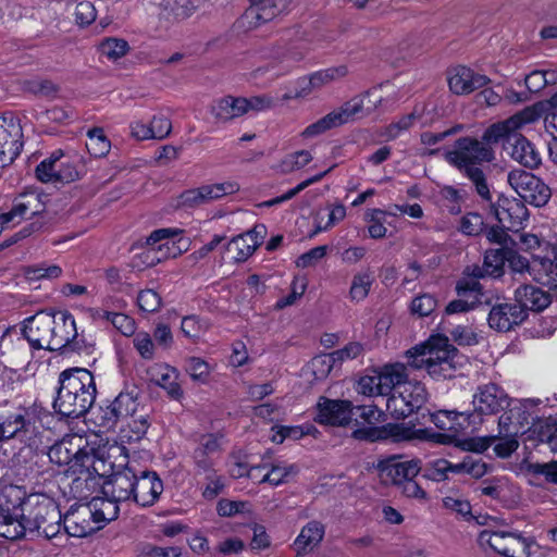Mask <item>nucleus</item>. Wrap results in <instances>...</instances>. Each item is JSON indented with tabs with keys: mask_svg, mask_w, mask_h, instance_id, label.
<instances>
[{
	"mask_svg": "<svg viewBox=\"0 0 557 557\" xmlns=\"http://www.w3.org/2000/svg\"><path fill=\"white\" fill-rule=\"evenodd\" d=\"M540 117L541 111L537 106L527 107L507 120L491 125L481 139L471 136L458 138L453 148L445 152L444 158L471 181L483 200L490 201L491 191L481 165L492 162L495 158L491 144L503 139L508 132L520 129Z\"/></svg>",
	"mask_w": 557,
	"mask_h": 557,
	"instance_id": "nucleus-1",
	"label": "nucleus"
},
{
	"mask_svg": "<svg viewBox=\"0 0 557 557\" xmlns=\"http://www.w3.org/2000/svg\"><path fill=\"white\" fill-rule=\"evenodd\" d=\"M59 388L53 401L54 410L66 418L85 416L96 400V383L92 373L84 368H72L59 375Z\"/></svg>",
	"mask_w": 557,
	"mask_h": 557,
	"instance_id": "nucleus-2",
	"label": "nucleus"
},
{
	"mask_svg": "<svg viewBox=\"0 0 557 557\" xmlns=\"http://www.w3.org/2000/svg\"><path fill=\"white\" fill-rule=\"evenodd\" d=\"M408 354L409 364L414 369H426L433 379L454 377L458 350L449 343L448 337L432 336L424 345L412 348Z\"/></svg>",
	"mask_w": 557,
	"mask_h": 557,
	"instance_id": "nucleus-3",
	"label": "nucleus"
},
{
	"mask_svg": "<svg viewBox=\"0 0 557 557\" xmlns=\"http://www.w3.org/2000/svg\"><path fill=\"white\" fill-rule=\"evenodd\" d=\"M20 523L23 536L28 533L51 540L61 531L62 515L51 498L29 495L26 500V512Z\"/></svg>",
	"mask_w": 557,
	"mask_h": 557,
	"instance_id": "nucleus-4",
	"label": "nucleus"
},
{
	"mask_svg": "<svg viewBox=\"0 0 557 557\" xmlns=\"http://www.w3.org/2000/svg\"><path fill=\"white\" fill-rule=\"evenodd\" d=\"M82 438L67 437L52 445L48 451L51 462L58 466H67L66 472L73 474L99 473L96 467L97 459L95 449L87 444L82 446Z\"/></svg>",
	"mask_w": 557,
	"mask_h": 557,
	"instance_id": "nucleus-5",
	"label": "nucleus"
},
{
	"mask_svg": "<svg viewBox=\"0 0 557 557\" xmlns=\"http://www.w3.org/2000/svg\"><path fill=\"white\" fill-rule=\"evenodd\" d=\"M26 491L17 485L7 484L0 487V536L8 540L23 537L20 521L26 512Z\"/></svg>",
	"mask_w": 557,
	"mask_h": 557,
	"instance_id": "nucleus-6",
	"label": "nucleus"
},
{
	"mask_svg": "<svg viewBox=\"0 0 557 557\" xmlns=\"http://www.w3.org/2000/svg\"><path fill=\"white\" fill-rule=\"evenodd\" d=\"M136 388L127 392H121L110 405L100 408V425L107 429H112L120 421L132 418L136 433H146L149 426L148 416L139 414L136 417L139 406Z\"/></svg>",
	"mask_w": 557,
	"mask_h": 557,
	"instance_id": "nucleus-7",
	"label": "nucleus"
},
{
	"mask_svg": "<svg viewBox=\"0 0 557 557\" xmlns=\"http://www.w3.org/2000/svg\"><path fill=\"white\" fill-rule=\"evenodd\" d=\"M513 404L507 393L497 384L480 385L472 397L473 410L467 412L468 425L483 422L484 416H494L506 410Z\"/></svg>",
	"mask_w": 557,
	"mask_h": 557,
	"instance_id": "nucleus-8",
	"label": "nucleus"
},
{
	"mask_svg": "<svg viewBox=\"0 0 557 557\" xmlns=\"http://www.w3.org/2000/svg\"><path fill=\"white\" fill-rule=\"evenodd\" d=\"M479 541L504 557H530L531 548L535 544L533 539L523 536L521 532L505 530H483Z\"/></svg>",
	"mask_w": 557,
	"mask_h": 557,
	"instance_id": "nucleus-9",
	"label": "nucleus"
},
{
	"mask_svg": "<svg viewBox=\"0 0 557 557\" xmlns=\"http://www.w3.org/2000/svg\"><path fill=\"white\" fill-rule=\"evenodd\" d=\"M183 233L181 228L164 227L152 231L146 238L148 249L143 253L147 267H153L166 259L181 256L186 248L181 247L173 238Z\"/></svg>",
	"mask_w": 557,
	"mask_h": 557,
	"instance_id": "nucleus-10",
	"label": "nucleus"
},
{
	"mask_svg": "<svg viewBox=\"0 0 557 557\" xmlns=\"http://www.w3.org/2000/svg\"><path fill=\"white\" fill-rule=\"evenodd\" d=\"M0 423L4 440L24 441L34 433L36 417L30 408L4 403L0 405Z\"/></svg>",
	"mask_w": 557,
	"mask_h": 557,
	"instance_id": "nucleus-11",
	"label": "nucleus"
},
{
	"mask_svg": "<svg viewBox=\"0 0 557 557\" xmlns=\"http://www.w3.org/2000/svg\"><path fill=\"white\" fill-rule=\"evenodd\" d=\"M508 183L523 202L535 207L545 206L552 190L540 177L524 170H512L508 173Z\"/></svg>",
	"mask_w": 557,
	"mask_h": 557,
	"instance_id": "nucleus-12",
	"label": "nucleus"
},
{
	"mask_svg": "<svg viewBox=\"0 0 557 557\" xmlns=\"http://www.w3.org/2000/svg\"><path fill=\"white\" fill-rule=\"evenodd\" d=\"M309 49L301 42L278 47L273 51L269 63L256 70V75L270 73V78L276 79L289 74L307 55Z\"/></svg>",
	"mask_w": 557,
	"mask_h": 557,
	"instance_id": "nucleus-13",
	"label": "nucleus"
},
{
	"mask_svg": "<svg viewBox=\"0 0 557 557\" xmlns=\"http://www.w3.org/2000/svg\"><path fill=\"white\" fill-rule=\"evenodd\" d=\"M362 112L363 101L359 98H352L344 102L339 108L319 119L317 122L308 125L301 135L306 138L318 136L332 128L355 121Z\"/></svg>",
	"mask_w": 557,
	"mask_h": 557,
	"instance_id": "nucleus-14",
	"label": "nucleus"
},
{
	"mask_svg": "<svg viewBox=\"0 0 557 557\" xmlns=\"http://www.w3.org/2000/svg\"><path fill=\"white\" fill-rule=\"evenodd\" d=\"M376 470L383 483L398 487L405 480L414 479L422 467L419 459H405L393 455L380 460Z\"/></svg>",
	"mask_w": 557,
	"mask_h": 557,
	"instance_id": "nucleus-15",
	"label": "nucleus"
},
{
	"mask_svg": "<svg viewBox=\"0 0 557 557\" xmlns=\"http://www.w3.org/2000/svg\"><path fill=\"white\" fill-rule=\"evenodd\" d=\"M54 327L50 332L51 343L49 350L51 351H79L83 347L77 339L75 319L69 311H59L53 313Z\"/></svg>",
	"mask_w": 557,
	"mask_h": 557,
	"instance_id": "nucleus-16",
	"label": "nucleus"
},
{
	"mask_svg": "<svg viewBox=\"0 0 557 557\" xmlns=\"http://www.w3.org/2000/svg\"><path fill=\"white\" fill-rule=\"evenodd\" d=\"M491 202V212L500 225L511 232H519L528 221L529 211L521 199L500 195L496 202Z\"/></svg>",
	"mask_w": 557,
	"mask_h": 557,
	"instance_id": "nucleus-17",
	"label": "nucleus"
},
{
	"mask_svg": "<svg viewBox=\"0 0 557 557\" xmlns=\"http://www.w3.org/2000/svg\"><path fill=\"white\" fill-rule=\"evenodd\" d=\"M20 122L13 116H0V168L13 162L22 148Z\"/></svg>",
	"mask_w": 557,
	"mask_h": 557,
	"instance_id": "nucleus-18",
	"label": "nucleus"
},
{
	"mask_svg": "<svg viewBox=\"0 0 557 557\" xmlns=\"http://www.w3.org/2000/svg\"><path fill=\"white\" fill-rule=\"evenodd\" d=\"M317 409L318 414L314 420L320 424L345 426L352 419L354 406L349 400H334L322 396L318 400Z\"/></svg>",
	"mask_w": 557,
	"mask_h": 557,
	"instance_id": "nucleus-19",
	"label": "nucleus"
},
{
	"mask_svg": "<svg viewBox=\"0 0 557 557\" xmlns=\"http://www.w3.org/2000/svg\"><path fill=\"white\" fill-rule=\"evenodd\" d=\"M163 492V483L157 472L143 469L136 471L133 502L141 507L152 506Z\"/></svg>",
	"mask_w": 557,
	"mask_h": 557,
	"instance_id": "nucleus-20",
	"label": "nucleus"
},
{
	"mask_svg": "<svg viewBox=\"0 0 557 557\" xmlns=\"http://www.w3.org/2000/svg\"><path fill=\"white\" fill-rule=\"evenodd\" d=\"M53 327V313L40 311L25 320L23 333L34 348L49 350Z\"/></svg>",
	"mask_w": 557,
	"mask_h": 557,
	"instance_id": "nucleus-21",
	"label": "nucleus"
},
{
	"mask_svg": "<svg viewBox=\"0 0 557 557\" xmlns=\"http://www.w3.org/2000/svg\"><path fill=\"white\" fill-rule=\"evenodd\" d=\"M139 470L137 460H128L125 467L115 472L104 486V493L115 500L133 502L136 471Z\"/></svg>",
	"mask_w": 557,
	"mask_h": 557,
	"instance_id": "nucleus-22",
	"label": "nucleus"
},
{
	"mask_svg": "<svg viewBox=\"0 0 557 557\" xmlns=\"http://www.w3.org/2000/svg\"><path fill=\"white\" fill-rule=\"evenodd\" d=\"M447 79L450 91L458 96L469 95L491 83L486 75L475 73L472 69L465 65L449 70Z\"/></svg>",
	"mask_w": 557,
	"mask_h": 557,
	"instance_id": "nucleus-23",
	"label": "nucleus"
},
{
	"mask_svg": "<svg viewBox=\"0 0 557 557\" xmlns=\"http://www.w3.org/2000/svg\"><path fill=\"white\" fill-rule=\"evenodd\" d=\"M89 504L71 508L63 518L64 530L70 536L84 537L95 532L98 527Z\"/></svg>",
	"mask_w": 557,
	"mask_h": 557,
	"instance_id": "nucleus-24",
	"label": "nucleus"
},
{
	"mask_svg": "<svg viewBox=\"0 0 557 557\" xmlns=\"http://www.w3.org/2000/svg\"><path fill=\"white\" fill-rule=\"evenodd\" d=\"M518 131H510L503 137L511 148V158L528 169L539 168L542 163L540 151L530 140L517 133Z\"/></svg>",
	"mask_w": 557,
	"mask_h": 557,
	"instance_id": "nucleus-25",
	"label": "nucleus"
},
{
	"mask_svg": "<svg viewBox=\"0 0 557 557\" xmlns=\"http://www.w3.org/2000/svg\"><path fill=\"white\" fill-rule=\"evenodd\" d=\"M348 74L346 65L332 66L317 71L309 76L300 77L297 81L299 90L295 94V98H304L309 96L313 90L320 89L332 82L338 81Z\"/></svg>",
	"mask_w": 557,
	"mask_h": 557,
	"instance_id": "nucleus-26",
	"label": "nucleus"
},
{
	"mask_svg": "<svg viewBox=\"0 0 557 557\" xmlns=\"http://www.w3.org/2000/svg\"><path fill=\"white\" fill-rule=\"evenodd\" d=\"M527 318L528 313L517 302L497 304L490 311L488 324L492 329L507 332L515 325L522 323Z\"/></svg>",
	"mask_w": 557,
	"mask_h": 557,
	"instance_id": "nucleus-27",
	"label": "nucleus"
},
{
	"mask_svg": "<svg viewBox=\"0 0 557 557\" xmlns=\"http://www.w3.org/2000/svg\"><path fill=\"white\" fill-rule=\"evenodd\" d=\"M221 449L220 438L214 434L202 435L193 453L195 475L212 473L214 470V455Z\"/></svg>",
	"mask_w": 557,
	"mask_h": 557,
	"instance_id": "nucleus-28",
	"label": "nucleus"
},
{
	"mask_svg": "<svg viewBox=\"0 0 557 557\" xmlns=\"http://www.w3.org/2000/svg\"><path fill=\"white\" fill-rule=\"evenodd\" d=\"M45 203L41 195L35 191L21 194L15 198L10 211L5 212L10 216V224H18L22 220L32 219L45 211Z\"/></svg>",
	"mask_w": 557,
	"mask_h": 557,
	"instance_id": "nucleus-29",
	"label": "nucleus"
},
{
	"mask_svg": "<svg viewBox=\"0 0 557 557\" xmlns=\"http://www.w3.org/2000/svg\"><path fill=\"white\" fill-rule=\"evenodd\" d=\"M531 275L534 281L550 289L557 286V247L533 259Z\"/></svg>",
	"mask_w": 557,
	"mask_h": 557,
	"instance_id": "nucleus-30",
	"label": "nucleus"
},
{
	"mask_svg": "<svg viewBox=\"0 0 557 557\" xmlns=\"http://www.w3.org/2000/svg\"><path fill=\"white\" fill-rule=\"evenodd\" d=\"M324 534L325 525L321 521L311 520L306 523L293 543V549L296 552L295 557H305L317 548L322 542Z\"/></svg>",
	"mask_w": 557,
	"mask_h": 557,
	"instance_id": "nucleus-31",
	"label": "nucleus"
},
{
	"mask_svg": "<svg viewBox=\"0 0 557 557\" xmlns=\"http://www.w3.org/2000/svg\"><path fill=\"white\" fill-rule=\"evenodd\" d=\"M148 379L164 388L173 399H180L183 391L177 383L178 372L165 363H154L147 370Z\"/></svg>",
	"mask_w": 557,
	"mask_h": 557,
	"instance_id": "nucleus-32",
	"label": "nucleus"
},
{
	"mask_svg": "<svg viewBox=\"0 0 557 557\" xmlns=\"http://www.w3.org/2000/svg\"><path fill=\"white\" fill-rule=\"evenodd\" d=\"M516 302L525 310L542 311L550 304V295L532 284H522L515 290Z\"/></svg>",
	"mask_w": 557,
	"mask_h": 557,
	"instance_id": "nucleus-33",
	"label": "nucleus"
},
{
	"mask_svg": "<svg viewBox=\"0 0 557 557\" xmlns=\"http://www.w3.org/2000/svg\"><path fill=\"white\" fill-rule=\"evenodd\" d=\"M258 235L259 233L257 232V228L238 235L224 246V250L231 255L234 261H246L260 245Z\"/></svg>",
	"mask_w": 557,
	"mask_h": 557,
	"instance_id": "nucleus-34",
	"label": "nucleus"
},
{
	"mask_svg": "<svg viewBox=\"0 0 557 557\" xmlns=\"http://www.w3.org/2000/svg\"><path fill=\"white\" fill-rule=\"evenodd\" d=\"M292 0H259L246 12V17L256 20V25L274 20L286 12Z\"/></svg>",
	"mask_w": 557,
	"mask_h": 557,
	"instance_id": "nucleus-35",
	"label": "nucleus"
},
{
	"mask_svg": "<svg viewBox=\"0 0 557 557\" xmlns=\"http://www.w3.org/2000/svg\"><path fill=\"white\" fill-rule=\"evenodd\" d=\"M377 375L380 389L382 392L381 396L399 392L408 377L407 369L401 363L387 364Z\"/></svg>",
	"mask_w": 557,
	"mask_h": 557,
	"instance_id": "nucleus-36",
	"label": "nucleus"
},
{
	"mask_svg": "<svg viewBox=\"0 0 557 557\" xmlns=\"http://www.w3.org/2000/svg\"><path fill=\"white\" fill-rule=\"evenodd\" d=\"M211 114L220 122H228L240 117L245 112L244 97L225 96L213 101Z\"/></svg>",
	"mask_w": 557,
	"mask_h": 557,
	"instance_id": "nucleus-37",
	"label": "nucleus"
},
{
	"mask_svg": "<svg viewBox=\"0 0 557 557\" xmlns=\"http://www.w3.org/2000/svg\"><path fill=\"white\" fill-rule=\"evenodd\" d=\"M431 421L443 431L458 434L468 423L467 412L456 410H438L431 414Z\"/></svg>",
	"mask_w": 557,
	"mask_h": 557,
	"instance_id": "nucleus-38",
	"label": "nucleus"
},
{
	"mask_svg": "<svg viewBox=\"0 0 557 557\" xmlns=\"http://www.w3.org/2000/svg\"><path fill=\"white\" fill-rule=\"evenodd\" d=\"M525 411L522 406L512 405L505 410L498 419V435H520L523 431V422L520 421V416Z\"/></svg>",
	"mask_w": 557,
	"mask_h": 557,
	"instance_id": "nucleus-39",
	"label": "nucleus"
},
{
	"mask_svg": "<svg viewBox=\"0 0 557 557\" xmlns=\"http://www.w3.org/2000/svg\"><path fill=\"white\" fill-rule=\"evenodd\" d=\"M261 469L270 468V470L260 479V483L268 482L272 485L285 483L290 475L298 472L295 465H286L282 462H268L265 458L260 463Z\"/></svg>",
	"mask_w": 557,
	"mask_h": 557,
	"instance_id": "nucleus-40",
	"label": "nucleus"
},
{
	"mask_svg": "<svg viewBox=\"0 0 557 557\" xmlns=\"http://www.w3.org/2000/svg\"><path fill=\"white\" fill-rule=\"evenodd\" d=\"M63 157V151L59 149L44 159L35 169L37 180L41 183H57L59 162Z\"/></svg>",
	"mask_w": 557,
	"mask_h": 557,
	"instance_id": "nucleus-41",
	"label": "nucleus"
},
{
	"mask_svg": "<svg viewBox=\"0 0 557 557\" xmlns=\"http://www.w3.org/2000/svg\"><path fill=\"white\" fill-rule=\"evenodd\" d=\"M374 277L369 270L360 271L352 276L348 297L352 302L364 300L371 289Z\"/></svg>",
	"mask_w": 557,
	"mask_h": 557,
	"instance_id": "nucleus-42",
	"label": "nucleus"
},
{
	"mask_svg": "<svg viewBox=\"0 0 557 557\" xmlns=\"http://www.w3.org/2000/svg\"><path fill=\"white\" fill-rule=\"evenodd\" d=\"M399 393L404 397L406 405L411 409V413L414 410H419L426 401V389L423 384L418 382L406 381Z\"/></svg>",
	"mask_w": 557,
	"mask_h": 557,
	"instance_id": "nucleus-43",
	"label": "nucleus"
},
{
	"mask_svg": "<svg viewBox=\"0 0 557 557\" xmlns=\"http://www.w3.org/2000/svg\"><path fill=\"white\" fill-rule=\"evenodd\" d=\"M84 171L85 164L81 157H69L59 164L57 183L74 182L81 177Z\"/></svg>",
	"mask_w": 557,
	"mask_h": 557,
	"instance_id": "nucleus-44",
	"label": "nucleus"
},
{
	"mask_svg": "<svg viewBox=\"0 0 557 557\" xmlns=\"http://www.w3.org/2000/svg\"><path fill=\"white\" fill-rule=\"evenodd\" d=\"M120 502L121 500H115L113 497L92 499L89 505L92 508L97 523L110 522L116 519L120 511L117 503Z\"/></svg>",
	"mask_w": 557,
	"mask_h": 557,
	"instance_id": "nucleus-45",
	"label": "nucleus"
},
{
	"mask_svg": "<svg viewBox=\"0 0 557 557\" xmlns=\"http://www.w3.org/2000/svg\"><path fill=\"white\" fill-rule=\"evenodd\" d=\"M455 465L446 459L431 460L423 469V476L434 482H443L449 479V473H457Z\"/></svg>",
	"mask_w": 557,
	"mask_h": 557,
	"instance_id": "nucleus-46",
	"label": "nucleus"
},
{
	"mask_svg": "<svg viewBox=\"0 0 557 557\" xmlns=\"http://www.w3.org/2000/svg\"><path fill=\"white\" fill-rule=\"evenodd\" d=\"M87 137L86 148L91 157L101 158L110 151L111 144L102 128L89 129Z\"/></svg>",
	"mask_w": 557,
	"mask_h": 557,
	"instance_id": "nucleus-47",
	"label": "nucleus"
},
{
	"mask_svg": "<svg viewBox=\"0 0 557 557\" xmlns=\"http://www.w3.org/2000/svg\"><path fill=\"white\" fill-rule=\"evenodd\" d=\"M509 248L488 249L484 255V264L487 268L488 276H499L507 262Z\"/></svg>",
	"mask_w": 557,
	"mask_h": 557,
	"instance_id": "nucleus-48",
	"label": "nucleus"
},
{
	"mask_svg": "<svg viewBox=\"0 0 557 557\" xmlns=\"http://www.w3.org/2000/svg\"><path fill=\"white\" fill-rule=\"evenodd\" d=\"M129 50L128 42L121 38H106L99 45V51L110 61H116Z\"/></svg>",
	"mask_w": 557,
	"mask_h": 557,
	"instance_id": "nucleus-49",
	"label": "nucleus"
},
{
	"mask_svg": "<svg viewBox=\"0 0 557 557\" xmlns=\"http://www.w3.org/2000/svg\"><path fill=\"white\" fill-rule=\"evenodd\" d=\"M201 186L208 203L219 200L227 195H233L239 190V186L235 182L207 184Z\"/></svg>",
	"mask_w": 557,
	"mask_h": 557,
	"instance_id": "nucleus-50",
	"label": "nucleus"
},
{
	"mask_svg": "<svg viewBox=\"0 0 557 557\" xmlns=\"http://www.w3.org/2000/svg\"><path fill=\"white\" fill-rule=\"evenodd\" d=\"M425 431L422 429H414L404 423L401 424H386V438H393L396 442L419 440L420 435H425Z\"/></svg>",
	"mask_w": 557,
	"mask_h": 557,
	"instance_id": "nucleus-51",
	"label": "nucleus"
},
{
	"mask_svg": "<svg viewBox=\"0 0 557 557\" xmlns=\"http://www.w3.org/2000/svg\"><path fill=\"white\" fill-rule=\"evenodd\" d=\"M25 273L29 280H54L62 274V269L57 264L42 262L28 267Z\"/></svg>",
	"mask_w": 557,
	"mask_h": 557,
	"instance_id": "nucleus-52",
	"label": "nucleus"
},
{
	"mask_svg": "<svg viewBox=\"0 0 557 557\" xmlns=\"http://www.w3.org/2000/svg\"><path fill=\"white\" fill-rule=\"evenodd\" d=\"M386 212L381 209H371L366 213V221L368 222V231L372 238L379 239L386 235V227L384 226V216Z\"/></svg>",
	"mask_w": 557,
	"mask_h": 557,
	"instance_id": "nucleus-53",
	"label": "nucleus"
},
{
	"mask_svg": "<svg viewBox=\"0 0 557 557\" xmlns=\"http://www.w3.org/2000/svg\"><path fill=\"white\" fill-rule=\"evenodd\" d=\"M100 317L110 321L125 336H131L135 333L136 325L134 319L124 313L102 311Z\"/></svg>",
	"mask_w": 557,
	"mask_h": 557,
	"instance_id": "nucleus-54",
	"label": "nucleus"
},
{
	"mask_svg": "<svg viewBox=\"0 0 557 557\" xmlns=\"http://www.w3.org/2000/svg\"><path fill=\"white\" fill-rule=\"evenodd\" d=\"M455 469L457 473H468L472 478L480 479L486 474L488 467L481 458L467 456L461 462L455 465Z\"/></svg>",
	"mask_w": 557,
	"mask_h": 557,
	"instance_id": "nucleus-55",
	"label": "nucleus"
},
{
	"mask_svg": "<svg viewBox=\"0 0 557 557\" xmlns=\"http://www.w3.org/2000/svg\"><path fill=\"white\" fill-rule=\"evenodd\" d=\"M385 407L386 411L394 419H405L411 414V409L406 405V401L399 392L392 393L386 396Z\"/></svg>",
	"mask_w": 557,
	"mask_h": 557,
	"instance_id": "nucleus-56",
	"label": "nucleus"
},
{
	"mask_svg": "<svg viewBox=\"0 0 557 557\" xmlns=\"http://www.w3.org/2000/svg\"><path fill=\"white\" fill-rule=\"evenodd\" d=\"M437 307L436 298L431 294L414 297L410 304V311L420 318L430 315Z\"/></svg>",
	"mask_w": 557,
	"mask_h": 557,
	"instance_id": "nucleus-57",
	"label": "nucleus"
},
{
	"mask_svg": "<svg viewBox=\"0 0 557 557\" xmlns=\"http://www.w3.org/2000/svg\"><path fill=\"white\" fill-rule=\"evenodd\" d=\"M275 103L276 99L268 94L251 96L249 98L244 97L246 114L249 112H261L270 110L275 106Z\"/></svg>",
	"mask_w": 557,
	"mask_h": 557,
	"instance_id": "nucleus-58",
	"label": "nucleus"
},
{
	"mask_svg": "<svg viewBox=\"0 0 557 557\" xmlns=\"http://www.w3.org/2000/svg\"><path fill=\"white\" fill-rule=\"evenodd\" d=\"M459 230L468 236H476L484 230V219L481 214L469 212L460 220Z\"/></svg>",
	"mask_w": 557,
	"mask_h": 557,
	"instance_id": "nucleus-59",
	"label": "nucleus"
},
{
	"mask_svg": "<svg viewBox=\"0 0 557 557\" xmlns=\"http://www.w3.org/2000/svg\"><path fill=\"white\" fill-rule=\"evenodd\" d=\"M137 304L144 312H157L162 305L160 295L153 289H144L137 296Z\"/></svg>",
	"mask_w": 557,
	"mask_h": 557,
	"instance_id": "nucleus-60",
	"label": "nucleus"
},
{
	"mask_svg": "<svg viewBox=\"0 0 557 557\" xmlns=\"http://www.w3.org/2000/svg\"><path fill=\"white\" fill-rule=\"evenodd\" d=\"M312 160L308 150H299L287 156L281 164L283 172H293L306 166Z\"/></svg>",
	"mask_w": 557,
	"mask_h": 557,
	"instance_id": "nucleus-61",
	"label": "nucleus"
},
{
	"mask_svg": "<svg viewBox=\"0 0 557 557\" xmlns=\"http://www.w3.org/2000/svg\"><path fill=\"white\" fill-rule=\"evenodd\" d=\"M499 442L494 446L495 454L500 458H508L519 447V435H496Z\"/></svg>",
	"mask_w": 557,
	"mask_h": 557,
	"instance_id": "nucleus-62",
	"label": "nucleus"
},
{
	"mask_svg": "<svg viewBox=\"0 0 557 557\" xmlns=\"http://www.w3.org/2000/svg\"><path fill=\"white\" fill-rule=\"evenodd\" d=\"M74 15L78 25L86 26L96 20L97 11L90 1H82L76 4Z\"/></svg>",
	"mask_w": 557,
	"mask_h": 557,
	"instance_id": "nucleus-63",
	"label": "nucleus"
},
{
	"mask_svg": "<svg viewBox=\"0 0 557 557\" xmlns=\"http://www.w3.org/2000/svg\"><path fill=\"white\" fill-rule=\"evenodd\" d=\"M134 347L144 359H152L154 356V344L151 336L146 332L135 334Z\"/></svg>",
	"mask_w": 557,
	"mask_h": 557,
	"instance_id": "nucleus-64",
	"label": "nucleus"
}]
</instances>
